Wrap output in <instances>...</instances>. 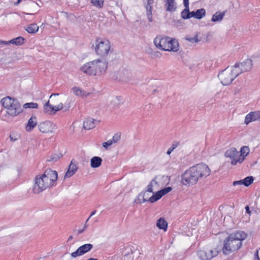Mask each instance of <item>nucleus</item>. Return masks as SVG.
<instances>
[{
    "instance_id": "nucleus-1",
    "label": "nucleus",
    "mask_w": 260,
    "mask_h": 260,
    "mask_svg": "<svg viewBox=\"0 0 260 260\" xmlns=\"http://www.w3.org/2000/svg\"><path fill=\"white\" fill-rule=\"evenodd\" d=\"M57 179V172L50 169H47L43 175H37L35 177V184L32 188L33 192L38 194L53 186Z\"/></svg>"
},
{
    "instance_id": "nucleus-2",
    "label": "nucleus",
    "mask_w": 260,
    "mask_h": 260,
    "mask_svg": "<svg viewBox=\"0 0 260 260\" xmlns=\"http://www.w3.org/2000/svg\"><path fill=\"white\" fill-rule=\"evenodd\" d=\"M246 237L247 234L241 231L230 234L223 241V253L228 255L237 251L241 247L242 242Z\"/></svg>"
},
{
    "instance_id": "nucleus-3",
    "label": "nucleus",
    "mask_w": 260,
    "mask_h": 260,
    "mask_svg": "<svg viewBox=\"0 0 260 260\" xmlns=\"http://www.w3.org/2000/svg\"><path fill=\"white\" fill-rule=\"evenodd\" d=\"M108 66V62L105 60L97 59L88 62L81 68L84 73L91 75H99L104 73Z\"/></svg>"
},
{
    "instance_id": "nucleus-4",
    "label": "nucleus",
    "mask_w": 260,
    "mask_h": 260,
    "mask_svg": "<svg viewBox=\"0 0 260 260\" xmlns=\"http://www.w3.org/2000/svg\"><path fill=\"white\" fill-rule=\"evenodd\" d=\"M153 42L155 46L162 50L177 52L179 50V45L175 39L158 36L154 39Z\"/></svg>"
},
{
    "instance_id": "nucleus-5",
    "label": "nucleus",
    "mask_w": 260,
    "mask_h": 260,
    "mask_svg": "<svg viewBox=\"0 0 260 260\" xmlns=\"http://www.w3.org/2000/svg\"><path fill=\"white\" fill-rule=\"evenodd\" d=\"M58 95V93H53L50 96L49 99H52V100H54V102H59V104L54 106L51 104H50L49 101H48L44 105V111L45 113L54 114L57 111L63 109V108L64 109V111H67L71 107V99H68L63 106V104L61 102V99L58 98H56Z\"/></svg>"
},
{
    "instance_id": "nucleus-6",
    "label": "nucleus",
    "mask_w": 260,
    "mask_h": 260,
    "mask_svg": "<svg viewBox=\"0 0 260 260\" xmlns=\"http://www.w3.org/2000/svg\"><path fill=\"white\" fill-rule=\"evenodd\" d=\"M1 103L7 109V113L10 116H15L22 111L21 105L16 99L6 96L2 99Z\"/></svg>"
},
{
    "instance_id": "nucleus-7",
    "label": "nucleus",
    "mask_w": 260,
    "mask_h": 260,
    "mask_svg": "<svg viewBox=\"0 0 260 260\" xmlns=\"http://www.w3.org/2000/svg\"><path fill=\"white\" fill-rule=\"evenodd\" d=\"M111 43L106 39L98 38L95 42V51L97 55L106 58L109 54L113 52Z\"/></svg>"
},
{
    "instance_id": "nucleus-8",
    "label": "nucleus",
    "mask_w": 260,
    "mask_h": 260,
    "mask_svg": "<svg viewBox=\"0 0 260 260\" xmlns=\"http://www.w3.org/2000/svg\"><path fill=\"white\" fill-rule=\"evenodd\" d=\"M240 71L235 70L234 67L227 68L218 74V77L223 85L230 84L239 75Z\"/></svg>"
},
{
    "instance_id": "nucleus-9",
    "label": "nucleus",
    "mask_w": 260,
    "mask_h": 260,
    "mask_svg": "<svg viewBox=\"0 0 260 260\" xmlns=\"http://www.w3.org/2000/svg\"><path fill=\"white\" fill-rule=\"evenodd\" d=\"M190 168L198 181L206 178L211 173L210 169L205 164H199Z\"/></svg>"
},
{
    "instance_id": "nucleus-10",
    "label": "nucleus",
    "mask_w": 260,
    "mask_h": 260,
    "mask_svg": "<svg viewBox=\"0 0 260 260\" xmlns=\"http://www.w3.org/2000/svg\"><path fill=\"white\" fill-rule=\"evenodd\" d=\"M190 167L181 175V183L185 186H191L196 184L198 181Z\"/></svg>"
},
{
    "instance_id": "nucleus-11",
    "label": "nucleus",
    "mask_w": 260,
    "mask_h": 260,
    "mask_svg": "<svg viewBox=\"0 0 260 260\" xmlns=\"http://www.w3.org/2000/svg\"><path fill=\"white\" fill-rule=\"evenodd\" d=\"M224 155L231 159V164L236 165L238 162L241 164L243 161V158H239V152L235 148L232 147L227 150Z\"/></svg>"
},
{
    "instance_id": "nucleus-12",
    "label": "nucleus",
    "mask_w": 260,
    "mask_h": 260,
    "mask_svg": "<svg viewBox=\"0 0 260 260\" xmlns=\"http://www.w3.org/2000/svg\"><path fill=\"white\" fill-rule=\"evenodd\" d=\"M235 70L240 71L239 75L251 70L252 67V60L247 59L240 63H236L234 66Z\"/></svg>"
},
{
    "instance_id": "nucleus-13",
    "label": "nucleus",
    "mask_w": 260,
    "mask_h": 260,
    "mask_svg": "<svg viewBox=\"0 0 260 260\" xmlns=\"http://www.w3.org/2000/svg\"><path fill=\"white\" fill-rule=\"evenodd\" d=\"M218 251L216 250H200L197 252L199 257L202 260H209L216 256Z\"/></svg>"
},
{
    "instance_id": "nucleus-14",
    "label": "nucleus",
    "mask_w": 260,
    "mask_h": 260,
    "mask_svg": "<svg viewBox=\"0 0 260 260\" xmlns=\"http://www.w3.org/2000/svg\"><path fill=\"white\" fill-rule=\"evenodd\" d=\"M92 248V244L90 243L85 244L80 246L75 251L72 252L71 254V256L73 258H76L78 256L83 255L90 251Z\"/></svg>"
},
{
    "instance_id": "nucleus-15",
    "label": "nucleus",
    "mask_w": 260,
    "mask_h": 260,
    "mask_svg": "<svg viewBox=\"0 0 260 260\" xmlns=\"http://www.w3.org/2000/svg\"><path fill=\"white\" fill-rule=\"evenodd\" d=\"M55 125L50 121L40 122L38 124L39 131L43 133H52L55 128Z\"/></svg>"
},
{
    "instance_id": "nucleus-16",
    "label": "nucleus",
    "mask_w": 260,
    "mask_h": 260,
    "mask_svg": "<svg viewBox=\"0 0 260 260\" xmlns=\"http://www.w3.org/2000/svg\"><path fill=\"white\" fill-rule=\"evenodd\" d=\"M253 182V178L252 176H248L243 180L234 181L233 184L234 186H238L237 189H241L242 185L245 186H248Z\"/></svg>"
},
{
    "instance_id": "nucleus-17",
    "label": "nucleus",
    "mask_w": 260,
    "mask_h": 260,
    "mask_svg": "<svg viewBox=\"0 0 260 260\" xmlns=\"http://www.w3.org/2000/svg\"><path fill=\"white\" fill-rule=\"evenodd\" d=\"M260 119V111L250 112L245 118L244 123L246 125L249 123Z\"/></svg>"
},
{
    "instance_id": "nucleus-18",
    "label": "nucleus",
    "mask_w": 260,
    "mask_h": 260,
    "mask_svg": "<svg viewBox=\"0 0 260 260\" xmlns=\"http://www.w3.org/2000/svg\"><path fill=\"white\" fill-rule=\"evenodd\" d=\"M77 163L72 160L69 167L68 171L66 173L64 178H70L77 171Z\"/></svg>"
},
{
    "instance_id": "nucleus-19",
    "label": "nucleus",
    "mask_w": 260,
    "mask_h": 260,
    "mask_svg": "<svg viewBox=\"0 0 260 260\" xmlns=\"http://www.w3.org/2000/svg\"><path fill=\"white\" fill-rule=\"evenodd\" d=\"M154 3V0H147L146 4H145V8L146 10V15L148 20L149 22L153 21L152 14V5Z\"/></svg>"
},
{
    "instance_id": "nucleus-20",
    "label": "nucleus",
    "mask_w": 260,
    "mask_h": 260,
    "mask_svg": "<svg viewBox=\"0 0 260 260\" xmlns=\"http://www.w3.org/2000/svg\"><path fill=\"white\" fill-rule=\"evenodd\" d=\"M150 193L147 190L143 191L140 193L138 197V201L139 204H142L146 202H149L150 199Z\"/></svg>"
},
{
    "instance_id": "nucleus-21",
    "label": "nucleus",
    "mask_w": 260,
    "mask_h": 260,
    "mask_svg": "<svg viewBox=\"0 0 260 260\" xmlns=\"http://www.w3.org/2000/svg\"><path fill=\"white\" fill-rule=\"evenodd\" d=\"M166 10L168 12H174L177 9V4L175 0L165 1Z\"/></svg>"
},
{
    "instance_id": "nucleus-22",
    "label": "nucleus",
    "mask_w": 260,
    "mask_h": 260,
    "mask_svg": "<svg viewBox=\"0 0 260 260\" xmlns=\"http://www.w3.org/2000/svg\"><path fill=\"white\" fill-rule=\"evenodd\" d=\"M72 91H73L74 94H75L77 96L81 97H86L90 94V92H87L86 91L79 88V87L76 86L73 87L72 88Z\"/></svg>"
},
{
    "instance_id": "nucleus-23",
    "label": "nucleus",
    "mask_w": 260,
    "mask_h": 260,
    "mask_svg": "<svg viewBox=\"0 0 260 260\" xmlns=\"http://www.w3.org/2000/svg\"><path fill=\"white\" fill-rule=\"evenodd\" d=\"M96 121L91 118H87L83 122V127L86 129H91L95 126Z\"/></svg>"
},
{
    "instance_id": "nucleus-24",
    "label": "nucleus",
    "mask_w": 260,
    "mask_h": 260,
    "mask_svg": "<svg viewBox=\"0 0 260 260\" xmlns=\"http://www.w3.org/2000/svg\"><path fill=\"white\" fill-rule=\"evenodd\" d=\"M37 122L36 117H31L28 121L27 124L25 127L27 132H31L34 128L37 125Z\"/></svg>"
},
{
    "instance_id": "nucleus-25",
    "label": "nucleus",
    "mask_w": 260,
    "mask_h": 260,
    "mask_svg": "<svg viewBox=\"0 0 260 260\" xmlns=\"http://www.w3.org/2000/svg\"><path fill=\"white\" fill-rule=\"evenodd\" d=\"M102 159L98 156H94L90 160V166L92 168H98L101 165Z\"/></svg>"
},
{
    "instance_id": "nucleus-26",
    "label": "nucleus",
    "mask_w": 260,
    "mask_h": 260,
    "mask_svg": "<svg viewBox=\"0 0 260 260\" xmlns=\"http://www.w3.org/2000/svg\"><path fill=\"white\" fill-rule=\"evenodd\" d=\"M225 15V12H217L212 16L211 20L213 22H220Z\"/></svg>"
},
{
    "instance_id": "nucleus-27",
    "label": "nucleus",
    "mask_w": 260,
    "mask_h": 260,
    "mask_svg": "<svg viewBox=\"0 0 260 260\" xmlns=\"http://www.w3.org/2000/svg\"><path fill=\"white\" fill-rule=\"evenodd\" d=\"M156 225L159 229L166 231L167 229L168 223L164 218H160L157 221Z\"/></svg>"
},
{
    "instance_id": "nucleus-28",
    "label": "nucleus",
    "mask_w": 260,
    "mask_h": 260,
    "mask_svg": "<svg viewBox=\"0 0 260 260\" xmlns=\"http://www.w3.org/2000/svg\"><path fill=\"white\" fill-rule=\"evenodd\" d=\"M249 151L250 150L248 147H242L240 150V152H239V158H243L244 160L246 156L249 154Z\"/></svg>"
},
{
    "instance_id": "nucleus-29",
    "label": "nucleus",
    "mask_w": 260,
    "mask_h": 260,
    "mask_svg": "<svg viewBox=\"0 0 260 260\" xmlns=\"http://www.w3.org/2000/svg\"><path fill=\"white\" fill-rule=\"evenodd\" d=\"M25 30L29 34H35L39 30V26L35 23H32L28 26Z\"/></svg>"
},
{
    "instance_id": "nucleus-30",
    "label": "nucleus",
    "mask_w": 260,
    "mask_h": 260,
    "mask_svg": "<svg viewBox=\"0 0 260 260\" xmlns=\"http://www.w3.org/2000/svg\"><path fill=\"white\" fill-rule=\"evenodd\" d=\"M158 183L157 181L154 179L151 180L149 184L147 185L146 190L148 192H153V187H157Z\"/></svg>"
},
{
    "instance_id": "nucleus-31",
    "label": "nucleus",
    "mask_w": 260,
    "mask_h": 260,
    "mask_svg": "<svg viewBox=\"0 0 260 260\" xmlns=\"http://www.w3.org/2000/svg\"><path fill=\"white\" fill-rule=\"evenodd\" d=\"M24 39L21 37H18L10 41L12 44L16 45H21L24 43Z\"/></svg>"
},
{
    "instance_id": "nucleus-32",
    "label": "nucleus",
    "mask_w": 260,
    "mask_h": 260,
    "mask_svg": "<svg viewBox=\"0 0 260 260\" xmlns=\"http://www.w3.org/2000/svg\"><path fill=\"white\" fill-rule=\"evenodd\" d=\"M162 196H163L160 191H158L154 195H153L150 197L149 202L151 203H154L155 202L159 200Z\"/></svg>"
},
{
    "instance_id": "nucleus-33",
    "label": "nucleus",
    "mask_w": 260,
    "mask_h": 260,
    "mask_svg": "<svg viewBox=\"0 0 260 260\" xmlns=\"http://www.w3.org/2000/svg\"><path fill=\"white\" fill-rule=\"evenodd\" d=\"M206 15V11L204 9H198L196 11V18L200 19Z\"/></svg>"
},
{
    "instance_id": "nucleus-34",
    "label": "nucleus",
    "mask_w": 260,
    "mask_h": 260,
    "mask_svg": "<svg viewBox=\"0 0 260 260\" xmlns=\"http://www.w3.org/2000/svg\"><path fill=\"white\" fill-rule=\"evenodd\" d=\"M189 7H185V9L181 13V17L183 19L190 18Z\"/></svg>"
},
{
    "instance_id": "nucleus-35",
    "label": "nucleus",
    "mask_w": 260,
    "mask_h": 260,
    "mask_svg": "<svg viewBox=\"0 0 260 260\" xmlns=\"http://www.w3.org/2000/svg\"><path fill=\"white\" fill-rule=\"evenodd\" d=\"M104 0H91V3L94 6L102 8L104 6Z\"/></svg>"
},
{
    "instance_id": "nucleus-36",
    "label": "nucleus",
    "mask_w": 260,
    "mask_h": 260,
    "mask_svg": "<svg viewBox=\"0 0 260 260\" xmlns=\"http://www.w3.org/2000/svg\"><path fill=\"white\" fill-rule=\"evenodd\" d=\"M38 104L36 103H33V102L25 103L23 105V108L25 109H27V108H36V109L38 108Z\"/></svg>"
},
{
    "instance_id": "nucleus-37",
    "label": "nucleus",
    "mask_w": 260,
    "mask_h": 260,
    "mask_svg": "<svg viewBox=\"0 0 260 260\" xmlns=\"http://www.w3.org/2000/svg\"><path fill=\"white\" fill-rule=\"evenodd\" d=\"M121 135L119 133H116L113 136L112 139L111 141L113 143H116L120 140Z\"/></svg>"
},
{
    "instance_id": "nucleus-38",
    "label": "nucleus",
    "mask_w": 260,
    "mask_h": 260,
    "mask_svg": "<svg viewBox=\"0 0 260 260\" xmlns=\"http://www.w3.org/2000/svg\"><path fill=\"white\" fill-rule=\"evenodd\" d=\"M59 158V156L55 154L50 155L48 159V161L55 162Z\"/></svg>"
},
{
    "instance_id": "nucleus-39",
    "label": "nucleus",
    "mask_w": 260,
    "mask_h": 260,
    "mask_svg": "<svg viewBox=\"0 0 260 260\" xmlns=\"http://www.w3.org/2000/svg\"><path fill=\"white\" fill-rule=\"evenodd\" d=\"M185 39L191 43H197L199 41L197 36L192 38L186 37Z\"/></svg>"
},
{
    "instance_id": "nucleus-40",
    "label": "nucleus",
    "mask_w": 260,
    "mask_h": 260,
    "mask_svg": "<svg viewBox=\"0 0 260 260\" xmlns=\"http://www.w3.org/2000/svg\"><path fill=\"white\" fill-rule=\"evenodd\" d=\"M172 188L171 187H167L166 188H164V189L159 190L162 196H164L167 193H169L170 191L172 190Z\"/></svg>"
},
{
    "instance_id": "nucleus-41",
    "label": "nucleus",
    "mask_w": 260,
    "mask_h": 260,
    "mask_svg": "<svg viewBox=\"0 0 260 260\" xmlns=\"http://www.w3.org/2000/svg\"><path fill=\"white\" fill-rule=\"evenodd\" d=\"M177 147V144L175 143H173L172 146L169 148L167 152V153L168 155H170L171 152Z\"/></svg>"
},
{
    "instance_id": "nucleus-42",
    "label": "nucleus",
    "mask_w": 260,
    "mask_h": 260,
    "mask_svg": "<svg viewBox=\"0 0 260 260\" xmlns=\"http://www.w3.org/2000/svg\"><path fill=\"white\" fill-rule=\"evenodd\" d=\"M89 217H88V218L86 220V222H85V225L84 226V228L83 229H81V230H78V235H80L81 234V233H82L88 227V224H87V222H88V221L89 220Z\"/></svg>"
},
{
    "instance_id": "nucleus-43",
    "label": "nucleus",
    "mask_w": 260,
    "mask_h": 260,
    "mask_svg": "<svg viewBox=\"0 0 260 260\" xmlns=\"http://www.w3.org/2000/svg\"><path fill=\"white\" fill-rule=\"evenodd\" d=\"M113 143H112V142L111 141V140H109L108 141H107V142H104L102 144V145L103 146L106 148V149H107V148L111 146V145H112Z\"/></svg>"
},
{
    "instance_id": "nucleus-44",
    "label": "nucleus",
    "mask_w": 260,
    "mask_h": 260,
    "mask_svg": "<svg viewBox=\"0 0 260 260\" xmlns=\"http://www.w3.org/2000/svg\"><path fill=\"white\" fill-rule=\"evenodd\" d=\"M189 0H183L184 7H189Z\"/></svg>"
},
{
    "instance_id": "nucleus-45",
    "label": "nucleus",
    "mask_w": 260,
    "mask_h": 260,
    "mask_svg": "<svg viewBox=\"0 0 260 260\" xmlns=\"http://www.w3.org/2000/svg\"><path fill=\"white\" fill-rule=\"evenodd\" d=\"M189 16H190V18H191V17H194L196 18V12L194 11H192V12H189Z\"/></svg>"
},
{
    "instance_id": "nucleus-46",
    "label": "nucleus",
    "mask_w": 260,
    "mask_h": 260,
    "mask_svg": "<svg viewBox=\"0 0 260 260\" xmlns=\"http://www.w3.org/2000/svg\"><path fill=\"white\" fill-rule=\"evenodd\" d=\"M10 139L12 141V142H15L16 141V140H17L18 138H16V137H13V136H12V135H10Z\"/></svg>"
},
{
    "instance_id": "nucleus-47",
    "label": "nucleus",
    "mask_w": 260,
    "mask_h": 260,
    "mask_svg": "<svg viewBox=\"0 0 260 260\" xmlns=\"http://www.w3.org/2000/svg\"><path fill=\"white\" fill-rule=\"evenodd\" d=\"M245 210H246V212L250 215L251 213V212L249 210V208L248 206H246L245 207Z\"/></svg>"
},
{
    "instance_id": "nucleus-48",
    "label": "nucleus",
    "mask_w": 260,
    "mask_h": 260,
    "mask_svg": "<svg viewBox=\"0 0 260 260\" xmlns=\"http://www.w3.org/2000/svg\"><path fill=\"white\" fill-rule=\"evenodd\" d=\"M11 43L10 42V41L9 42H7V41H0V44H5V45H8L9 44H10Z\"/></svg>"
},
{
    "instance_id": "nucleus-49",
    "label": "nucleus",
    "mask_w": 260,
    "mask_h": 260,
    "mask_svg": "<svg viewBox=\"0 0 260 260\" xmlns=\"http://www.w3.org/2000/svg\"><path fill=\"white\" fill-rule=\"evenodd\" d=\"M254 258H259L258 256V251L256 250L254 254Z\"/></svg>"
},
{
    "instance_id": "nucleus-50",
    "label": "nucleus",
    "mask_w": 260,
    "mask_h": 260,
    "mask_svg": "<svg viewBox=\"0 0 260 260\" xmlns=\"http://www.w3.org/2000/svg\"><path fill=\"white\" fill-rule=\"evenodd\" d=\"M95 213H96V210H94L92 212H91V213L89 216V218H90L91 216L94 215L95 214Z\"/></svg>"
},
{
    "instance_id": "nucleus-51",
    "label": "nucleus",
    "mask_w": 260,
    "mask_h": 260,
    "mask_svg": "<svg viewBox=\"0 0 260 260\" xmlns=\"http://www.w3.org/2000/svg\"><path fill=\"white\" fill-rule=\"evenodd\" d=\"M22 15H33V14H31V13H24V12H22ZM22 16H23V15H22Z\"/></svg>"
},
{
    "instance_id": "nucleus-52",
    "label": "nucleus",
    "mask_w": 260,
    "mask_h": 260,
    "mask_svg": "<svg viewBox=\"0 0 260 260\" xmlns=\"http://www.w3.org/2000/svg\"><path fill=\"white\" fill-rule=\"evenodd\" d=\"M21 1V0H18V1L15 3V5H17L18 4L20 3Z\"/></svg>"
},
{
    "instance_id": "nucleus-53",
    "label": "nucleus",
    "mask_w": 260,
    "mask_h": 260,
    "mask_svg": "<svg viewBox=\"0 0 260 260\" xmlns=\"http://www.w3.org/2000/svg\"><path fill=\"white\" fill-rule=\"evenodd\" d=\"M73 236H70L69 238H68V241H70V240H71L72 239H73Z\"/></svg>"
},
{
    "instance_id": "nucleus-54",
    "label": "nucleus",
    "mask_w": 260,
    "mask_h": 260,
    "mask_svg": "<svg viewBox=\"0 0 260 260\" xmlns=\"http://www.w3.org/2000/svg\"><path fill=\"white\" fill-rule=\"evenodd\" d=\"M87 260H98L97 258H90Z\"/></svg>"
},
{
    "instance_id": "nucleus-55",
    "label": "nucleus",
    "mask_w": 260,
    "mask_h": 260,
    "mask_svg": "<svg viewBox=\"0 0 260 260\" xmlns=\"http://www.w3.org/2000/svg\"><path fill=\"white\" fill-rule=\"evenodd\" d=\"M254 260H260L259 258H254Z\"/></svg>"
}]
</instances>
